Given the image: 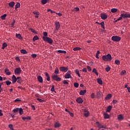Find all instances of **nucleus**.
Segmentation results:
<instances>
[{"label":"nucleus","instance_id":"9","mask_svg":"<svg viewBox=\"0 0 130 130\" xmlns=\"http://www.w3.org/2000/svg\"><path fill=\"white\" fill-rule=\"evenodd\" d=\"M96 123L97 124L98 127L100 128H107L106 126H104V125L101 124L99 121H96Z\"/></svg>","mask_w":130,"mask_h":130},{"label":"nucleus","instance_id":"39","mask_svg":"<svg viewBox=\"0 0 130 130\" xmlns=\"http://www.w3.org/2000/svg\"><path fill=\"white\" fill-rule=\"evenodd\" d=\"M118 119L119 120H121L122 119H123V117L122 115H120L118 116Z\"/></svg>","mask_w":130,"mask_h":130},{"label":"nucleus","instance_id":"7","mask_svg":"<svg viewBox=\"0 0 130 130\" xmlns=\"http://www.w3.org/2000/svg\"><path fill=\"white\" fill-rule=\"evenodd\" d=\"M71 74H72L71 71H69L67 72L64 76V78L66 79H69V78L72 79V77L71 76Z\"/></svg>","mask_w":130,"mask_h":130},{"label":"nucleus","instance_id":"5","mask_svg":"<svg viewBox=\"0 0 130 130\" xmlns=\"http://www.w3.org/2000/svg\"><path fill=\"white\" fill-rule=\"evenodd\" d=\"M22 72V70H21V68H16L14 71V73L15 75H19L21 74Z\"/></svg>","mask_w":130,"mask_h":130},{"label":"nucleus","instance_id":"30","mask_svg":"<svg viewBox=\"0 0 130 130\" xmlns=\"http://www.w3.org/2000/svg\"><path fill=\"white\" fill-rule=\"evenodd\" d=\"M115 63L118 66L120 64V61L118 59H116L115 61Z\"/></svg>","mask_w":130,"mask_h":130},{"label":"nucleus","instance_id":"1","mask_svg":"<svg viewBox=\"0 0 130 130\" xmlns=\"http://www.w3.org/2000/svg\"><path fill=\"white\" fill-rule=\"evenodd\" d=\"M102 59L105 61H110L112 59V56L110 54H108L106 55H103Z\"/></svg>","mask_w":130,"mask_h":130},{"label":"nucleus","instance_id":"12","mask_svg":"<svg viewBox=\"0 0 130 130\" xmlns=\"http://www.w3.org/2000/svg\"><path fill=\"white\" fill-rule=\"evenodd\" d=\"M55 25L56 30H58L60 28V24L59 22L56 21L55 22Z\"/></svg>","mask_w":130,"mask_h":130},{"label":"nucleus","instance_id":"61","mask_svg":"<svg viewBox=\"0 0 130 130\" xmlns=\"http://www.w3.org/2000/svg\"><path fill=\"white\" fill-rule=\"evenodd\" d=\"M87 69L89 72L91 71V68L89 66H87Z\"/></svg>","mask_w":130,"mask_h":130},{"label":"nucleus","instance_id":"20","mask_svg":"<svg viewBox=\"0 0 130 130\" xmlns=\"http://www.w3.org/2000/svg\"><path fill=\"white\" fill-rule=\"evenodd\" d=\"M84 115L85 116V117H88V116L89 115V112L85 110L84 111Z\"/></svg>","mask_w":130,"mask_h":130},{"label":"nucleus","instance_id":"54","mask_svg":"<svg viewBox=\"0 0 130 130\" xmlns=\"http://www.w3.org/2000/svg\"><path fill=\"white\" fill-rule=\"evenodd\" d=\"M37 56V55L36 54H31V57L34 58H36Z\"/></svg>","mask_w":130,"mask_h":130},{"label":"nucleus","instance_id":"24","mask_svg":"<svg viewBox=\"0 0 130 130\" xmlns=\"http://www.w3.org/2000/svg\"><path fill=\"white\" fill-rule=\"evenodd\" d=\"M5 72L7 75H11V73L10 72H9V70H8V69H5Z\"/></svg>","mask_w":130,"mask_h":130},{"label":"nucleus","instance_id":"32","mask_svg":"<svg viewBox=\"0 0 130 130\" xmlns=\"http://www.w3.org/2000/svg\"><path fill=\"white\" fill-rule=\"evenodd\" d=\"M20 6H21L20 3H17L15 5V9H17V8H19Z\"/></svg>","mask_w":130,"mask_h":130},{"label":"nucleus","instance_id":"43","mask_svg":"<svg viewBox=\"0 0 130 130\" xmlns=\"http://www.w3.org/2000/svg\"><path fill=\"white\" fill-rule=\"evenodd\" d=\"M111 70V68L109 66H108V67L105 68V70L107 71V72H109Z\"/></svg>","mask_w":130,"mask_h":130},{"label":"nucleus","instance_id":"13","mask_svg":"<svg viewBox=\"0 0 130 130\" xmlns=\"http://www.w3.org/2000/svg\"><path fill=\"white\" fill-rule=\"evenodd\" d=\"M83 102V100L81 97H79L77 98V99H76V102H77L79 104H82Z\"/></svg>","mask_w":130,"mask_h":130},{"label":"nucleus","instance_id":"38","mask_svg":"<svg viewBox=\"0 0 130 130\" xmlns=\"http://www.w3.org/2000/svg\"><path fill=\"white\" fill-rule=\"evenodd\" d=\"M117 11H118V10L117 9H115V8H113V9H111V12L112 13H116V12H117Z\"/></svg>","mask_w":130,"mask_h":130},{"label":"nucleus","instance_id":"42","mask_svg":"<svg viewBox=\"0 0 130 130\" xmlns=\"http://www.w3.org/2000/svg\"><path fill=\"white\" fill-rule=\"evenodd\" d=\"M6 83L7 85L9 86L11 85V82L10 81L7 80L6 81Z\"/></svg>","mask_w":130,"mask_h":130},{"label":"nucleus","instance_id":"22","mask_svg":"<svg viewBox=\"0 0 130 130\" xmlns=\"http://www.w3.org/2000/svg\"><path fill=\"white\" fill-rule=\"evenodd\" d=\"M112 108V107L111 105L109 106V107L107 108L106 112H109L111 111V109Z\"/></svg>","mask_w":130,"mask_h":130},{"label":"nucleus","instance_id":"59","mask_svg":"<svg viewBox=\"0 0 130 130\" xmlns=\"http://www.w3.org/2000/svg\"><path fill=\"white\" fill-rule=\"evenodd\" d=\"M15 60L17 61H21L20 59L18 57H17L16 58H15Z\"/></svg>","mask_w":130,"mask_h":130},{"label":"nucleus","instance_id":"2","mask_svg":"<svg viewBox=\"0 0 130 130\" xmlns=\"http://www.w3.org/2000/svg\"><path fill=\"white\" fill-rule=\"evenodd\" d=\"M13 112L14 113H17V112H19V113L20 115L23 114V110L21 108H16L13 110Z\"/></svg>","mask_w":130,"mask_h":130},{"label":"nucleus","instance_id":"35","mask_svg":"<svg viewBox=\"0 0 130 130\" xmlns=\"http://www.w3.org/2000/svg\"><path fill=\"white\" fill-rule=\"evenodd\" d=\"M58 53L66 54L67 52L66 51H64V50H58Z\"/></svg>","mask_w":130,"mask_h":130},{"label":"nucleus","instance_id":"40","mask_svg":"<svg viewBox=\"0 0 130 130\" xmlns=\"http://www.w3.org/2000/svg\"><path fill=\"white\" fill-rule=\"evenodd\" d=\"M75 73H76V74L78 75V77H80V74H79V70H76L75 71Z\"/></svg>","mask_w":130,"mask_h":130},{"label":"nucleus","instance_id":"11","mask_svg":"<svg viewBox=\"0 0 130 130\" xmlns=\"http://www.w3.org/2000/svg\"><path fill=\"white\" fill-rule=\"evenodd\" d=\"M101 17L102 18V19L103 20H106L107 19V17H108L107 14L105 13H101Z\"/></svg>","mask_w":130,"mask_h":130},{"label":"nucleus","instance_id":"28","mask_svg":"<svg viewBox=\"0 0 130 130\" xmlns=\"http://www.w3.org/2000/svg\"><path fill=\"white\" fill-rule=\"evenodd\" d=\"M98 83L100 84V85H102L103 84V81L101 79H98Z\"/></svg>","mask_w":130,"mask_h":130},{"label":"nucleus","instance_id":"8","mask_svg":"<svg viewBox=\"0 0 130 130\" xmlns=\"http://www.w3.org/2000/svg\"><path fill=\"white\" fill-rule=\"evenodd\" d=\"M59 70L62 72L66 73L68 71V68L65 67H61L59 68Z\"/></svg>","mask_w":130,"mask_h":130},{"label":"nucleus","instance_id":"4","mask_svg":"<svg viewBox=\"0 0 130 130\" xmlns=\"http://www.w3.org/2000/svg\"><path fill=\"white\" fill-rule=\"evenodd\" d=\"M121 40V38L117 36H113L112 37V40L114 42H119Z\"/></svg>","mask_w":130,"mask_h":130},{"label":"nucleus","instance_id":"47","mask_svg":"<svg viewBox=\"0 0 130 130\" xmlns=\"http://www.w3.org/2000/svg\"><path fill=\"white\" fill-rule=\"evenodd\" d=\"M9 127L10 128L11 130H13V125L11 124L9 125Z\"/></svg>","mask_w":130,"mask_h":130},{"label":"nucleus","instance_id":"64","mask_svg":"<svg viewBox=\"0 0 130 130\" xmlns=\"http://www.w3.org/2000/svg\"><path fill=\"white\" fill-rule=\"evenodd\" d=\"M21 100H19V99H17L15 100V102H20Z\"/></svg>","mask_w":130,"mask_h":130},{"label":"nucleus","instance_id":"45","mask_svg":"<svg viewBox=\"0 0 130 130\" xmlns=\"http://www.w3.org/2000/svg\"><path fill=\"white\" fill-rule=\"evenodd\" d=\"M74 86L75 87L78 88V87H79V83H74Z\"/></svg>","mask_w":130,"mask_h":130},{"label":"nucleus","instance_id":"25","mask_svg":"<svg viewBox=\"0 0 130 130\" xmlns=\"http://www.w3.org/2000/svg\"><path fill=\"white\" fill-rule=\"evenodd\" d=\"M31 119V117L27 116V117H22V120H30Z\"/></svg>","mask_w":130,"mask_h":130},{"label":"nucleus","instance_id":"52","mask_svg":"<svg viewBox=\"0 0 130 130\" xmlns=\"http://www.w3.org/2000/svg\"><path fill=\"white\" fill-rule=\"evenodd\" d=\"M51 91H55L54 85H52V87H51Z\"/></svg>","mask_w":130,"mask_h":130},{"label":"nucleus","instance_id":"58","mask_svg":"<svg viewBox=\"0 0 130 130\" xmlns=\"http://www.w3.org/2000/svg\"><path fill=\"white\" fill-rule=\"evenodd\" d=\"M69 113L70 115L71 116H72V117H73V116H74V113H71V112H69Z\"/></svg>","mask_w":130,"mask_h":130},{"label":"nucleus","instance_id":"29","mask_svg":"<svg viewBox=\"0 0 130 130\" xmlns=\"http://www.w3.org/2000/svg\"><path fill=\"white\" fill-rule=\"evenodd\" d=\"M20 52L23 54H25L27 53V52L26 50L22 49L20 50Z\"/></svg>","mask_w":130,"mask_h":130},{"label":"nucleus","instance_id":"14","mask_svg":"<svg viewBox=\"0 0 130 130\" xmlns=\"http://www.w3.org/2000/svg\"><path fill=\"white\" fill-rule=\"evenodd\" d=\"M121 16H123V19H125V18H130V14L128 13L122 14Z\"/></svg>","mask_w":130,"mask_h":130},{"label":"nucleus","instance_id":"23","mask_svg":"<svg viewBox=\"0 0 130 130\" xmlns=\"http://www.w3.org/2000/svg\"><path fill=\"white\" fill-rule=\"evenodd\" d=\"M60 126V124L58 122H56L55 123L54 127L55 128H58Z\"/></svg>","mask_w":130,"mask_h":130},{"label":"nucleus","instance_id":"37","mask_svg":"<svg viewBox=\"0 0 130 130\" xmlns=\"http://www.w3.org/2000/svg\"><path fill=\"white\" fill-rule=\"evenodd\" d=\"M80 49H81V48L77 47L74 48L73 50L74 51H77V50H79Z\"/></svg>","mask_w":130,"mask_h":130},{"label":"nucleus","instance_id":"53","mask_svg":"<svg viewBox=\"0 0 130 130\" xmlns=\"http://www.w3.org/2000/svg\"><path fill=\"white\" fill-rule=\"evenodd\" d=\"M90 97H91L92 99H94V98H95V93H92L91 94Z\"/></svg>","mask_w":130,"mask_h":130},{"label":"nucleus","instance_id":"48","mask_svg":"<svg viewBox=\"0 0 130 130\" xmlns=\"http://www.w3.org/2000/svg\"><path fill=\"white\" fill-rule=\"evenodd\" d=\"M102 94V92L98 91V93H97L98 97H100Z\"/></svg>","mask_w":130,"mask_h":130},{"label":"nucleus","instance_id":"44","mask_svg":"<svg viewBox=\"0 0 130 130\" xmlns=\"http://www.w3.org/2000/svg\"><path fill=\"white\" fill-rule=\"evenodd\" d=\"M30 30V31H31V32H32L34 34H37V31H35V30H34V29L30 28L29 29Z\"/></svg>","mask_w":130,"mask_h":130},{"label":"nucleus","instance_id":"60","mask_svg":"<svg viewBox=\"0 0 130 130\" xmlns=\"http://www.w3.org/2000/svg\"><path fill=\"white\" fill-rule=\"evenodd\" d=\"M82 71H83V72L87 73L86 68H83V69H82Z\"/></svg>","mask_w":130,"mask_h":130},{"label":"nucleus","instance_id":"27","mask_svg":"<svg viewBox=\"0 0 130 130\" xmlns=\"http://www.w3.org/2000/svg\"><path fill=\"white\" fill-rule=\"evenodd\" d=\"M105 119H108L110 117V116L106 113L104 114Z\"/></svg>","mask_w":130,"mask_h":130},{"label":"nucleus","instance_id":"31","mask_svg":"<svg viewBox=\"0 0 130 130\" xmlns=\"http://www.w3.org/2000/svg\"><path fill=\"white\" fill-rule=\"evenodd\" d=\"M39 39V38L38 37V36H35L34 37L32 40L34 42H35L36 41L38 40Z\"/></svg>","mask_w":130,"mask_h":130},{"label":"nucleus","instance_id":"63","mask_svg":"<svg viewBox=\"0 0 130 130\" xmlns=\"http://www.w3.org/2000/svg\"><path fill=\"white\" fill-rule=\"evenodd\" d=\"M31 108H32L33 110H36L35 106V105H31Z\"/></svg>","mask_w":130,"mask_h":130},{"label":"nucleus","instance_id":"21","mask_svg":"<svg viewBox=\"0 0 130 130\" xmlns=\"http://www.w3.org/2000/svg\"><path fill=\"white\" fill-rule=\"evenodd\" d=\"M112 98V95L111 93H109L108 95H107L106 97H105V100H109L110 99H111Z\"/></svg>","mask_w":130,"mask_h":130},{"label":"nucleus","instance_id":"16","mask_svg":"<svg viewBox=\"0 0 130 130\" xmlns=\"http://www.w3.org/2000/svg\"><path fill=\"white\" fill-rule=\"evenodd\" d=\"M22 82V81L21 77H17V82L19 84H21Z\"/></svg>","mask_w":130,"mask_h":130},{"label":"nucleus","instance_id":"34","mask_svg":"<svg viewBox=\"0 0 130 130\" xmlns=\"http://www.w3.org/2000/svg\"><path fill=\"white\" fill-rule=\"evenodd\" d=\"M100 25H102V27L103 29H105V28L104 21H102L101 23H100Z\"/></svg>","mask_w":130,"mask_h":130},{"label":"nucleus","instance_id":"57","mask_svg":"<svg viewBox=\"0 0 130 130\" xmlns=\"http://www.w3.org/2000/svg\"><path fill=\"white\" fill-rule=\"evenodd\" d=\"M96 72H97V70H96V69L95 68L93 69L92 73H94L95 74Z\"/></svg>","mask_w":130,"mask_h":130},{"label":"nucleus","instance_id":"26","mask_svg":"<svg viewBox=\"0 0 130 130\" xmlns=\"http://www.w3.org/2000/svg\"><path fill=\"white\" fill-rule=\"evenodd\" d=\"M7 17V14H5L3 15H1V19L2 20H5L6 19V17Z\"/></svg>","mask_w":130,"mask_h":130},{"label":"nucleus","instance_id":"17","mask_svg":"<svg viewBox=\"0 0 130 130\" xmlns=\"http://www.w3.org/2000/svg\"><path fill=\"white\" fill-rule=\"evenodd\" d=\"M15 4V3L14 2H12L8 3L9 7L11 8H13Z\"/></svg>","mask_w":130,"mask_h":130},{"label":"nucleus","instance_id":"10","mask_svg":"<svg viewBox=\"0 0 130 130\" xmlns=\"http://www.w3.org/2000/svg\"><path fill=\"white\" fill-rule=\"evenodd\" d=\"M17 81V78H16V76L13 75L12 77V83L13 84H15Z\"/></svg>","mask_w":130,"mask_h":130},{"label":"nucleus","instance_id":"56","mask_svg":"<svg viewBox=\"0 0 130 130\" xmlns=\"http://www.w3.org/2000/svg\"><path fill=\"white\" fill-rule=\"evenodd\" d=\"M120 16H121L117 19V20L120 21L122 19L123 16H122V14H121Z\"/></svg>","mask_w":130,"mask_h":130},{"label":"nucleus","instance_id":"19","mask_svg":"<svg viewBox=\"0 0 130 130\" xmlns=\"http://www.w3.org/2000/svg\"><path fill=\"white\" fill-rule=\"evenodd\" d=\"M86 89H84V90H82V89L80 90V95H83L86 93Z\"/></svg>","mask_w":130,"mask_h":130},{"label":"nucleus","instance_id":"51","mask_svg":"<svg viewBox=\"0 0 130 130\" xmlns=\"http://www.w3.org/2000/svg\"><path fill=\"white\" fill-rule=\"evenodd\" d=\"M33 13H34V15H39V12H38L37 11H34Z\"/></svg>","mask_w":130,"mask_h":130},{"label":"nucleus","instance_id":"3","mask_svg":"<svg viewBox=\"0 0 130 130\" xmlns=\"http://www.w3.org/2000/svg\"><path fill=\"white\" fill-rule=\"evenodd\" d=\"M42 38L44 41L48 42L50 45H52L53 43V40L49 37H43Z\"/></svg>","mask_w":130,"mask_h":130},{"label":"nucleus","instance_id":"41","mask_svg":"<svg viewBox=\"0 0 130 130\" xmlns=\"http://www.w3.org/2000/svg\"><path fill=\"white\" fill-rule=\"evenodd\" d=\"M55 74H59L58 68H56L54 72Z\"/></svg>","mask_w":130,"mask_h":130},{"label":"nucleus","instance_id":"46","mask_svg":"<svg viewBox=\"0 0 130 130\" xmlns=\"http://www.w3.org/2000/svg\"><path fill=\"white\" fill-rule=\"evenodd\" d=\"M37 100H38L39 102H40L41 103L45 102L44 100H43L39 99V98L37 99Z\"/></svg>","mask_w":130,"mask_h":130},{"label":"nucleus","instance_id":"50","mask_svg":"<svg viewBox=\"0 0 130 130\" xmlns=\"http://www.w3.org/2000/svg\"><path fill=\"white\" fill-rule=\"evenodd\" d=\"M63 83L64 84V85H69V83L66 80H63Z\"/></svg>","mask_w":130,"mask_h":130},{"label":"nucleus","instance_id":"6","mask_svg":"<svg viewBox=\"0 0 130 130\" xmlns=\"http://www.w3.org/2000/svg\"><path fill=\"white\" fill-rule=\"evenodd\" d=\"M52 78L54 81H56L57 82H59L61 81V78H59L57 75H53L52 76Z\"/></svg>","mask_w":130,"mask_h":130},{"label":"nucleus","instance_id":"55","mask_svg":"<svg viewBox=\"0 0 130 130\" xmlns=\"http://www.w3.org/2000/svg\"><path fill=\"white\" fill-rule=\"evenodd\" d=\"M79 10H80V9L79 8V7H75V11L78 12V11H79Z\"/></svg>","mask_w":130,"mask_h":130},{"label":"nucleus","instance_id":"36","mask_svg":"<svg viewBox=\"0 0 130 130\" xmlns=\"http://www.w3.org/2000/svg\"><path fill=\"white\" fill-rule=\"evenodd\" d=\"M48 1V0H42L41 3H42V4L45 5L47 3Z\"/></svg>","mask_w":130,"mask_h":130},{"label":"nucleus","instance_id":"33","mask_svg":"<svg viewBox=\"0 0 130 130\" xmlns=\"http://www.w3.org/2000/svg\"><path fill=\"white\" fill-rule=\"evenodd\" d=\"M7 46H8L7 44L6 43H4L3 45V47H2V49L3 50L5 49V48H6Z\"/></svg>","mask_w":130,"mask_h":130},{"label":"nucleus","instance_id":"18","mask_svg":"<svg viewBox=\"0 0 130 130\" xmlns=\"http://www.w3.org/2000/svg\"><path fill=\"white\" fill-rule=\"evenodd\" d=\"M16 37L20 40H22V37H21V34H16Z\"/></svg>","mask_w":130,"mask_h":130},{"label":"nucleus","instance_id":"15","mask_svg":"<svg viewBox=\"0 0 130 130\" xmlns=\"http://www.w3.org/2000/svg\"><path fill=\"white\" fill-rule=\"evenodd\" d=\"M37 79L39 82L43 83V77L41 76H38L37 77Z\"/></svg>","mask_w":130,"mask_h":130},{"label":"nucleus","instance_id":"49","mask_svg":"<svg viewBox=\"0 0 130 130\" xmlns=\"http://www.w3.org/2000/svg\"><path fill=\"white\" fill-rule=\"evenodd\" d=\"M44 36L43 37H47L48 36V33L47 32V31H44Z\"/></svg>","mask_w":130,"mask_h":130},{"label":"nucleus","instance_id":"62","mask_svg":"<svg viewBox=\"0 0 130 130\" xmlns=\"http://www.w3.org/2000/svg\"><path fill=\"white\" fill-rule=\"evenodd\" d=\"M126 73V71L125 70H123L121 73V75H124Z\"/></svg>","mask_w":130,"mask_h":130}]
</instances>
